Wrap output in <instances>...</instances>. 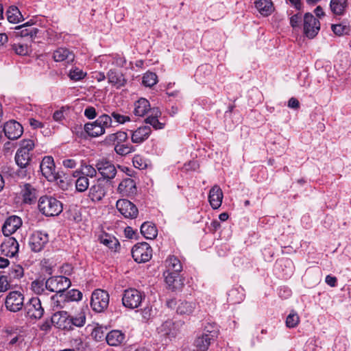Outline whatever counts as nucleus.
I'll return each mask as SVG.
<instances>
[{"label":"nucleus","instance_id":"nucleus-2","mask_svg":"<svg viewBox=\"0 0 351 351\" xmlns=\"http://www.w3.org/2000/svg\"><path fill=\"white\" fill-rule=\"evenodd\" d=\"M38 209L45 216H57L62 211V204L51 196H42L38 200Z\"/></svg>","mask_w":351,"mask_h":351},{"label":"nucleus","instance_id":"nucleus-44","mask_svg":"<svg viewBox=\"0 0 351 351\" xmlns=\"http://www.w3.org/2000/svg\"><path fill=\"white\" fill-rule=\"evenodd\" d=\"M142 82L147 87H152L158 82V77L156 73L147 72L143 76Z\"/></svg>","mask_w":351,"mask_h":351},{"label":"nucleus","instance_id":"nucleus-21","mask_svg":"<svg viewBox=\"0 0 351 351\" xmlns=\"http://www.w3.org/2000/svg\"><path fill=\"white\" fill-rule=\"evenodd\" d=\"M180 272H172L169 271H165L163 276L165 277V282L169 289L171 291H177L182 289L183 283L180 280H178Z\"/></svg>","mask_w":351,"mask_h":351},{"label":"nucleus","instance_id":"nucleus-49","mask_svg":"<svg viewBox=\"0 0 351 351\" xmlns=\"http://www.w3.org/2000/svg\"><path fill=\"white\" fill-rule=\"evenodd\" d=\"M12 49L14 50L15 53L20 56H25L29 53V47L27 45L22 44L20 43H14L12 45Z\"/></svg>","mask_w":351,"mask_h":351},{"label":"nucleus","instance_id":"nucleus-35","mask_svg":"<svg viewBox=\"0 0 351 351\" xmlns=\"http://www.w3.org/2000/svg\"><path fill=\"white\" fill-rule=\"evenodd\" d=\"M73 176L77 178L75 181V188L78 192L86 191L89 186V180L86 176L80 175L79 171H75L73 173Z\"/></svg>","mask_w":351,"mask_h":351},{"label":"nucleus","instance_id":"nucleus-11","mask_svg":"<svg viewBox=\"0 0 351 351\" xmlns=\"http://www.w3.org/2000/svg\"><path fill=\"white\" fill-rule=\"evenodd\" d=\"M96 168L103 179L106 180L113 179L117 172L114 165L105 159L97 161Z\"/></svg>","mask_w":351,"mask_h":351},{"label":"nucleus","instance_id":"nucleus-46","mask_svg":"<svg viewBox=\"0 0 351 351\" xmlns=\"http://www.w3.org/2000/svg\"><path fill=\"white\" fill-rule=\"evenodd\" d=\"M86 75V73L77 67L72 68L69 73V78L73 81L81 80L84 79Z\"/></svg>","mask_w":351,"mask_h":351},{"label":"nucleus","instance_id":"nucleus-56","mask_svg":"<svg viewBox=\"0 0 351 351\" xmlns=\"http://www.w3.org/2000/svg\"><path fill=\"white\" fill-rule=\"evenodd\" d=\"M32 290L36 294H41L44 290V282L42 280H36L32 282Z\"/></svg>","mask_w":351,"mask_h":351},{"label":"nucleus","instance_id":"nucleus-42","mask_svg":"<svg viewBox=\"0 0 351 351\" xmlns=\"http://www.w3.org/2000/svg\"><path fill=\"white\" fill-rule=\"evenodd\" d=\"M70 343L74 351H85L88 346L86 338L82 337H77L71 339Z\"/></svg>","mask_w":351,"mask_h":351},{"label":"nucleus","instance_id":"nucleus-32","mask_svg":"<svg viewBox=\"0 0 351 351\" xmlns=\"http://www.w3.org/2000/svg\"><path fill=\"white\" fill-rule=\"evenodd\" d=\"M195 308V302L182 301L178 304L176 312L180 315H190L193 313Z\"/></svg>","mask_w":351,"mask_h":351},{"label":"nucleus","instance_id":"nucleus-47","mask_svg":"<svg viewBox=\"0 0 351 351\" xmlns=\"http://www.w3.org/2000/svg\"><path fill=\"white\" fill-rule=\"evenodd\" d=\"M332 30L337 36L348 34L350 32V27L343 23L332 25Z\"/></svg>","mask_w":351,"mask_h":351},{"label":"nucleus","instance_id":"nucleus-45","mask_svg":"<svg viewBox=\"0 0 351 351\" xmlns=\"http://www.w3.org/2000/svg\"><path fill=\"white\" fill-rule=\"evenodd\" d=\"M80 175L86 176V178H94L97 175V168L93 167L92 165L83 164L81 165Z\"/></svg>","mask_w":351,"mask_h":351},{"label":"nucleus","instance_id":"nucleus-22","mask_svg":"<svg viewBox=\"0 0 351 351\" xmlns=\"http://www.w3.org/2000/svg\"><path fill=\"white\" fill-rule=\"evenodd\" d=\"M107 78L108 83L111 84L117 88L124 86L127 83V80L123 74L115 69H110L107 73Z\"/></svg>","mask_w":351,"mask_h":351},{"label":"nucleus","instance_id":"nucleus-31","mask_svg":"<svg viewBox=\"0 0 351 351\" xmlns=\"http://www.w3.org/2000/svg\"><path fill=\"white\" fill-rule=\"evenodd\" d=\"M161 115V112L158 108H152L150 115L145 119V123L151 125L154 129H162L165 124L160 122L158 118Z\"/></svg>","mask_w":351,"mask_h":351},{"label":"nucleus","instance_id":"nucleus-29","mask_svg":"<svg viewBox=\"0 0 351 351\" xmlns=\"http://www.w3.org/2000/svg\"><path fill=\"white\" fill-rule=\"evenodd\" d=\"M152 108L149 101L145 98H141L134 104V114L138 117H143Z\"/></svg>","mask_w":351,"mask_h":351},{"label":"nucleus","instance_id":"nucleus-50","mask_svg":"<svg viewBox=\"0 0 351 351\" xmlns=\"http://www.w3.org/2000/svg\"><path fill=\"white\" fill-rule=\"evenodd\" d=\"M132 162L134 167L139 169H144L147 166L146 160L140 155H135L133 158Z\"/></svg>","mask_w":351,"mask_h":351},{"label":"nucleus","instance_id":"nucleus-37","mask_svg":"<svg viewBox=\"0 0 351 351\" xmlns=\"http://www.w3.org/2000/svg\"><path fill=\"white\" fill-rule=\"evenodd\" d=\"M128 138V134L123 131H119L115 133L110 134L106 138V141L114 145L122 144Z\"/></svg>","mask_w":351,"mask_h":351},{"label":"nucleus","instance_id":"nucleus-18","mask_svg":"<svg viewBox=\"0 0 351 351\" xmlns=\"http://www.w3.org/2000/svg\"><path fill=\"white\" fill-rule=\"evenodd\" d=\"M3 132L8 138L15 140L22 135L23 130L19 122L11 120L4 124Z\"/></svg>","mask_w":351,"mask_h":351},{"label":"nucleus","instance_id":"nucleus-33","mask_svg":"<svg viewBox=\"0 0 351 351\" xmlns=\"http://www.w3.org/2000/svg\"><path fill=\"white\" fill-rule=\"evenodd\" d=\"M8 21L11 23H19L24 19L19 8L16 6H10L5 12Z\"/></svg>","mask_w":351,"mask_h":351},{"label":"nucleus","instance_id":"nucleus-28","mask_svg":"<svg viewBox=\"0 0 351 351\" xmlns=\"http://www.w3.org/2000/svg\"><path fill=\"white\" fill-rule=\"evenodd\" d=\"M213 338L214 335L211 332L202 334L195 339L194 345L198 351H206Z\"/></svg>","mask_w":351,"mask_h":351},{"label":"nucleus","instance_id":"nucleus-25","mask_svg":"<svg viewBox=\"0 0 351 351\" xmlns=\"http://www.w3.org/2000/svg\"><path fill=\"white\" fill-rule=\"evenodd\" d=\"M118 191L123 196L134 195L136 192L135 182L132 178L124 179L119 184Z\"/></svg>","mask_w":351,"mask_h":351},{"label":"nucleus","instance_id":"nucleus-43","mask_svg":"<svg viewBox=\"0 0 351 351\" xmlns=\"http://www.w3.org/2000/svg\"><path fill=\"white\" fill-rule=\"evenodd\" d=\"M114 151L119 155L125 156L134 152L135 151V147L130 144H117L114 146Z\"/></svg>","mask_w":351,"mask_h":351},{"label":"nucleus","instance_id":"nucleus-53","mask_svg":"<svg viewBox=\"0 0 351 351\" xmlns=\"http://www.w3.org/2000/svg\"><path fill=\"white\" fill-rule=\"evenodd\" d=\"M19 30L20 32H18L17 34H19L21 36H29L30 38L36 36L38 32V29L36 27H24L23 29H20Z\"/></svg>","mask_w":351,"mask_h":351},{"label":"nucleus","instance_id":"nucleus-38","mask_svg":"<svg viewBox=\"0 0 351 351\" xmlns=\"http://www.w3.org/2000/svg\"><path fill=\"white\" fill-rule=\"evenodd\" d=\"M31 160V154L27 151H21L18 149L15 155V161L21 168L26 167Z\"/></svg>","mask_w":351,"mask_h":351},{"label":"nucleus","instance_id":"nucleus-27","mask_svg":"<svg viewBox=\"0 0 351 351\" xmlns=\"http://www.w3.org/2000/svg\"><path fill=\"white\" fill-rule=\"evenodd\" d=\"M254 5L258 12L263 16H267L274 11V7L271 0H256Z\"/></svg>","mask_w":351,"mask_h":351},{"label":"nucleus","instance_id":"nucleus-39","mask_svg":"<svg viewBox=\"0 0 351 351\" xmlns=\"http://www.w3.org/2000/svg\"><path fill=\"white\" fill-rule=\"evenodd\" d=\"M141 232L147 239H153L157 236L156 226L149 222H145L141 225Z\"/></svg>","mask_w":351,"mask_h":351},{"label":"nucleus","instance_id":"nucleus-3","mask_svg":"<svg viewBox=\"0 0 351 351\" xmlns=\"http://www.w3.org/2000/svg\"><path fill=\"white\" fill-rule=\"evenodd\" d=\"M109 304L108 293L101 289H96L93 291L90 300V306L93 310L97 313L103 312Z\"/></svg>","mask_w":351,"mask_h":351},{"label":"nucleus","instance_id":"nucleus-62","mask_svg":"<svg viewBox=\"0 0 351 351\" xmlns=\"http://www.w3.org/2000/svg\"><path fill=\"white\" fill-rule=\"evenodd\" d=\"M301 22V16L298 14H294L290 19V24L291 27H298Z\"/></svg>","mask_w":351,"mask_h":351},{"label":"nucleus","instance_id":"nucleus-12","mask_svg":"<svg viewBox=\"0 0 351 351\" xmlns=\"http://www.w3.org/2000/svg\"><path fill=\"white\" fill-rule=\"evenodd\" d=\"M27 316L30 319H39L44 314V308L38 298H32L25 306Z\"/></svg>","mask_w":351,"mask_h":351},{"label":"nucleus","instance_id":"nucleus-58","mask_svg":"<svg viewBox=\"0 0 351 351\" xmlns=\"http://www.w3.org/2000/svg\"><path fill=\"white\" fill-rule=\"evenodd\" d=\"M91 336L93 339H95L97 341L103 339L105 337V334H104L103 328L101 326L95 327L91 332Z\"/></svg>","mask_w":351,"mask_h":351},{"label":"nucleus","instance_id":"nucleus-36","mask_svg":"<svg viewBox=\"0 0 351 351\" xmlns=\"http://www.w3.org/2000/svg\"><path fill=\"white\" fill-rule=\"evenodd\" d=\"M348 7L347 0H331L330 8L332 13L335 15H342L344 14Z\"/></svg>","mask_w":351,"mask_h":351},{"label":"nucleus","instance_id":"nucleus-6","mask_svg":"<svg viewBox=\"0 0 351 351\" xmlns=\"http://www.w3.org/2000/svg\"><path fill=\"white\" fill-rule=\"evenodd\" d=\"M183 324L181 321L174 322L169 319L162 323L158 330L162 336L171 339L180 333Z\"/></svg>","mask_w":351,"mask_h":351},{"label":"nucleus","instance_id":"nucleus-54","mask_svg":"<svg viewBox=\"0 0 351 351\" xmlns=\"http://www.w3.org/2000/svg\"><path fill=\"white\" fill-rule=\"evenodd\" d=\"M14 289L8 280L5 275L0 276V293H4L9 289Z\"/></svg>","mask_w":351,"mask_h":351},{"label":"nucleus","instance_id":"nucleus-7","mask_svg":"<svg viewBox=\"0 0 351 351\" xmlns=\"http://www.w3.org/2000/svg\"><path fill=\"white\" fill-rule=\"evenodd\" d=\"M304 34L305 36L312 39L315 38L320 29V23L318 19L309 12L304 16Z\"/></svg>","mask_w":351,"mask_h":351},{"label":"nucleus","instance_id":"nucleus-52","mask_svg":"<svg viewBox=\"0 0 351 351\" xmlns=\"http://www.w3.org/2000/svg\"><path fill=\"white\" fill-rule=\"evenodd\" d=\"M4 245H9L10 250L8 253H10L11 256H14L19 251V243L13 237L9 238L7 242L4 243Z\"/></svg>","mask_w":351,"mask_h":351},{"label":"nucleus","instance_id":"nucleus-40","mask_svg":"<svg viewBox=\"0 0 351 351\" xmlns=\"http://www.w3.org/2000/svg\"><path fill=\"white\" fill-rule=\"evenodd\" d=\"M166 271L180 272L182 269L180 260L174 256H169L165 261Z\"/></svg>","mask_w":351,"mask_h":351},{"label":"nucleus","instance_id":"nucleus-8","mask_svg":"<svg viewBox=\"0 0 351 351\" xmlns=\"http://www.w3.org/2000/svg\"><path fill=\"white\" fill-rule=\"evenodd\" d=\"M143 295L136 289H128L124 291L122 302L124 306L134 309L138 307L142 302Z\"/></svg>","mask_w":351,"mask_h":351},{"label":"nucleus","instance_id":"nucleus-5","mask_svg":"<svg viewBox=\"0 0 351 351\" xmlns=\"http://www.w3.org/2000/svg\"><path fill=\"white\" fill-rule=\"evenodd\" d=\"M132 255L136 263H145L152 257V250L147 243H137L132 249Z\"/></svg>","mask_w":351,"mask_h":351},{"label":"nucleus","instance_id":"nucleus-64","mask_svg":"<svg viewBox=\"0 0 351 351\" xmlns=\"http://www.w3.org/2000/svg\"><path fill=\"white\" fill-rule=\"evenodd\" d=\"M62 164L64 167L69 168V169H73L76 167V162L73 159H65L63 160Z\"/></svg>","mask_w":351,"mask_h":351},{"label":"nucleus","instance_id":"nucleus-63","mask_svg":"<svg viewBox=\"0 0 351 351\" xmlns=\"http://www.w3.org/2000/svg\"><path fill=\"white\" fill-rule=\"evenodd\" d=\"M325 282L331 287H335L337 285V280L336 277L328 275L326 277Z\"/></svg>","mask_w":351,"mask_h":351},{"label":"nucleus","instance_id":"nucleus-57","mask_svg":"<svg viewBox=\"0 0 351 351\" xmlns=\"http://www.w3.org/2000/svg\"><path fill=\"white\" fill-rule=\"evenodd\" d=\"M66 298L71 301H80L82 298V293L77 289H71L67 292Z\"/></svg>","mask_w":351,"mask_h":351},{"label":"nucleus","instance_id":"nucleus-17","mask_svg":"<svg viewBox=\"0 0 351 351\" xmlns=\"http://www.w3.org/2000/svg\"><path fill=\"white\" fill-rule=\"evenodd\" d=\"M106 194L104 180L99 178L92 185L88 191V197L94 202L101 201Z\"/></svg>","mask_w":351,"mask_h":351},{"label":"nucleus","instance_id":"nucleus-10","mask_svg":"<svg viewBox=\"0 0 351 351\" xmlns=\"http://www.w3.org/2000/svg\"><path fill=\"white\" fill-rule=\"evenodd\" d=\"M116 207L121 215L125 218L134 219L138 213L136 206L132 202L125 199H119L117 202Z\"/></svg>","mask_w":351,"mask_h":351},{"label":"nucleus","instance_id":"nucleus-26","mask_svg":"<svg viewBox=\"0 0 351 351\" xmlns=\"http://www.w3.org/2000/svg\"><path fill=\"white\" fill-rule=\"evenodd\" d=\"M53 58L56 62H72L75 59L73 53L66 48H58L53 54Z\"/></svg>","mask_w":351,"mask_h":351},{"label":"nucleus","instance_id":"nucleus-20","mask_svg":"<svg viewBox=\"0 0 351 351\" xmlns=\"http://www.w3.org/2000/svg\"><path fill=\"white\" fill-rule=\"evenodd\" d=\"M151 132L150 127L141 126L136 130L131 131V141L133 143L141 144L149 138Z\"/></svg>","mask_w":351,"mask_h":351},{"label":"nucleus","instance_id":"nucleus-4","mask_svg":"<svg viewBox=\"0 0 351 351\" xmlns=\"http://www.w3.org/2000/svg\"><path fill=\"white\" fill-rule=\"evenodd\" d=\"M45 286L51 292L61 293L71 286V281L62 276H53L46 280Z\"/></svg>","mask_w":351,"mask_h":351},{"label":"nucleus","instance_id":"nucleus-23","mask_svg":"<svg viewBox=\"0 0 351 351\" xmlns=\"http://www.w3.org/2000/svg\"><path fill=\"white\" fill-rule=\"evenodd\" d=\"M223 192L221 188L215 185L209 191L208 200L213 209L219 208L222 203Z\"/></svg>","mask_w":351,"mask_h":351},{"label":"nucleus","instance_id":"nucleus-41","mask_svg":"<svg viewBox=\"0 0 351 351\" xmlns=\"http://www.w3.org/2000/svg\"><path fill=\"white\" fill-rule=\"evenodd\" d=\"M99 241L101 243L104 244L111 250H116L119 245L118 240L114 237L108 234H104L101 235L99 237Z\"/></svg>","mask_w":351,"mask_h":351},{"label":"nucleus","instance_id":"nucleus-15","mask_svg":"<svg viewBox=\"0 0 351 351\" xmlns=\"http://www.w3.org/2000/svg\"><path fill=\"white\" fill-rule=\"evenodd\" d=\"M42 174L49 180L54 181L57 176L55 169L53 158L51 156H45L43 158L40 165Z\"/></svg>","mask_w":351,"mask_h":351},{"label":"nucleus","instance_id":"nucleus-16","mask_svg":"<svg viewBox=\"0 0 351 351\" xmlns=\"http://www.w3.org/2000/svg\"><path fill=\"white\" fill-rule=\"evenodd\" d=\"M21 187V195L23 203L27 204L35 203L38 196V189L29 183L23 184Z\"/></svg>","mask_w":351,"mask_h":351},{"label":"nucleus","instance_id":"nucleus-24","mask_svg":"<svg viewBox=\"0 0 351 351\" xmlns=\"http://www.w3.org/2000/svg\"><path fill=\"white\" fill-rule=\"evenodd\" d=\"M24 275L23 268L16 265L12 266L8 271V274L5 276L8 278L9 282L14 288H16L19 282L20 279Z\"/></svg>","mask_w":351,"mask_h":351},{"label":"nucleus","instance_id":"nucleus-1","mask_svg":"<svg viewBox=\"0 0 351 351\" xmlns=\"http://www.w3.org/2000/svg\"><path fill=\"white\" fill-rule=\"evenodd\" d=\"M112 126L111 117L104 114L99 116L97 120L92 123H88L84 125V130L91 137H97L104 134L106 128Z\"/></svg>","mask_w":351,"mask_h":351},{"label":"nucleus","instance_id":"nucleus-34","mask_svg":"<svg viewBox=\"0 0 351 351\" xmlns=\"http://www.w3.org/2000/svg\"><path fill=\"white\" fill-rule=\"evenodd\" d=\"M124 338V334L119 330H112L106 336L107 343L112 346L119 345L123 342Z\"/></svg>","mask_w":351,"mask_h":351},{"label":"nucleus","instance_id":"nucleus-48","mask_svg":"<svg viewBox=\"0 0 351 351\" xmlns=\"http://www.w3.org/2000/svg\"><path fill=\"white\" fill-rule=\"evenodd\" d=\"M299 322L298 315L295 312L292 311L287 317L286 325L289 328H294L298 324Z\"/></svg>","mask_w":351,"mask_h":351},{"label":"nucleus","instance_id":"nucleus-14","mask_svg":"<svg viewBox=\"0 0 351 351\" xmlns=\"http://www.w3.org/2000/svg\"><path fill=\"white\" fill-rule=\"evenodd\" d=\"M51 322L53 325L62 330L70 331L71 326L69 322V314L67 311H58L51 317Z\"/></svg>","mask_w":351,"mask_h":351},{"label":"nucleus","instance_id":"nucleus-59","mask_svg":"<svg viewBox=\"0 0 351 351\" xmlns=\"http://www.w3.org/2000/svg\"><path fill=\"white\" fill-rule=\"evenodd\" d=\"M84 115L89 119H93L97 117L96 110L93 106L87 107L84 110Z\"/></svg>","mask_w":351,"mask_h":351},{"label":"nucleus","instance_id":"nucleus-9","mask_svg":"<svg viewBox=\"0 0 351 351\" xmlns=\"http://www.w3.org/2000/svg\"><path fill=\"white\" fill-rule=\"evenodd\" d=\"M24 303L23 295L17 291H13L8 293L5 298V306L11 312H18L22 309Z\"/></svg>","mask_w":351,"mask_h":351},{"label":"nucleus","instance_id":"nucleus-30","mask_svg":"<svg viewBox=\"0 0 351 351\" xmlns=\"http://www.w3.org/2000/svg\"><path fill=\"white\" fill-rule=\"evenodd\" d=\"M86 321V311L84 308L80 309L75 315H69V322L71 326V330H73V327L76 326L81 328L84 326Z\"/></svg>","mask_w":351,"mask_h":351},{"label":"nucleus","instance_id":"nucleus-60","mask_svg":"<svg viewBox=\"0 0 351 351\" xmlns=\"http://www.w3.org/2000/svg\"><path fill=\"white\" fill-rule=\"evenodd\" d=\"M125 62H126V60L123 57H122L118 54L114 55L113 56L112 64H114L119 67H122L125 65Z\"/></svg>","mask_w":351,"mask_h":351},{"label":"nucleus","instance_id":"nucleus-55","mask_svg":"<svg viewBox=\"0 0 351 351\" xmlns=\"http://www.w3.org/2000/svg\"><path fill=\"white\" fill-rule=\"evenodd\" d=\"M34 142L32 139H23L20 143V148L19 149L21 151H27L30 153L34 147Z\"/></svg>","mask_w":351,"mask_h":351},{"label":"nucleus","instance_id":"nucleus-61","mask_svg":"<svg viewBox=\"0 0 351 351\" xmlns=\"http://www.w3.org/2000/svg\"><path fill=\"white\" fill-rule=\"evenodd\" d=\"M29 123L30 126L33 129H38V128H43L44 127V123L41 121H39L38 120H36L34 118H30L28 119Z\"/></svg>","mask_w":351,"mask_h":351},{"label":"nucleus","instance_id":"nucleus-51","mask_svg":"<svg viewBox=\"0 0 351 351\" xmlns=\"http://www.w3.org/2000/svg\"><path fill=\"white\" fill-rule=\"evenodd\" d=\"M109 116L111 117L112 121L113 119L119 124H123L130 121V117L129 116L121 114L115 111L112 112Z\"/></svg>","mask_w":351,"mask_h":351},{"label":"nucleus","instance_id":"nucleus-19","mask_svg":"<svg viewBox=\"0 0 351 351\" xmlns=\"http://www.w3.org/2000/svg\"><path fill=\"white\" fill-rule=\"evenodd\" d=\"M22 219L16 215H12L9 217L2 227V232L3 234L8 237L14 233L21 226Z\"/></svg>","mask_w":351,"mask_h":351},{"label":"nucleus","instance_id":"nucleus-13","mask_svg":"<svg viewBox=\"0 0 351 351\" xmlns=\"http://www.w3.org/2000/svg\"><path fill=\"white\" fill-rule=\"evenodd\" d=\"M49 241V237L46 232L36 231L31 235L29 245L31 250L35 252H40Z\"/></svg>","mask_w":351,"mask_h":351}]
</instances>
